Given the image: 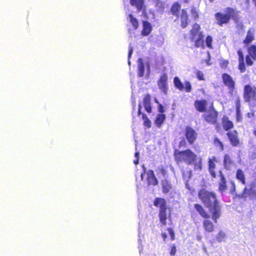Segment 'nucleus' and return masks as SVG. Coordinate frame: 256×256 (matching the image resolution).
Returning a JSON list of instances; mask_svg holds the SVG:
<instances>
[{
    "label": "nucleus",
    "instance_id": "f257e3e1",
    "mask_svg": "<svg viewBox=\"0 0 256 256\" xmlns=\"http://www.w3.org/2000/svg\"><path fill=\"white\" fill-rule=\"evenodd\" d=\"M198 196L204 205L208 208L212 220L216 223L221 216V206L215 193L202 189L199 191Z\"/></svg>",
    "mask_w": 256,
    "mask_h": 256
},
{
    "label": "nucleus",
    "instance_id": "f03ea898",
    "mask_svg": "<svg viewBox=\"0 0 256 256\" xmlns=\"http://www.w3.org/2000/svg\"><path fill=\"white\" fill-rule=\"evenodd\" d=\"M174 156L177 162H184L188 164H190L195 160H198L196 155L190 150L182 152L175 150Z\"/></svg>",
    "mask_w": 256,
    "mask_h": 256
},
{
    "label": "nucleus",
    "instance_id": "7ed1b4c3",
    "mask_svg": "<svg viewBox=\"0 0 256 256\" xmlns=\"http://www.w3.org/2000/svg\"><path fill=\"white\" fill-rule=\"evenodd\" d=\"M244 99L250 106H256V87L249 84L246 85L244 88Z\"/></svg>",
    "mask_w": 256,
    "mask_h": 256
},
{
    "label": "nucleus",
    "instance_id": "20e7f679",
    "mask_svg": "<svg viewBox=\"0 0 256 256\" xmlns=\"http://www.w3.org/2000/svg\"><path fill=\"white\" fill-rule=\"evenodd\" d=\"M200 28V26L196 24H194L192 28L190 30L192 40H194L195 46L200 47L202 45L204 40H202L203 35L202 32L199 31Z\"/></svg>",
    "mask_w": 256,
    "mask_h": 256
},
{
    "label": "nucleus",
    "instance_id": "39448f33",
    "mask_svg": "<svg viewBox=\"0 0 256 256\" xmlns=\"http://www.w3.org/2000/svg\"><path fill=\"white\" fill-rule=\"evenodd\" d=\"M204 120L208 123L214 124L216 122L218 112L213 108L206 111L204 114Z\"/></svg>",
    "mask_w": 256,
    "mask_h": 256
},
{
    "label": "nucleus",
    "instance_id": "423d86ee",
    "mask_svg": "<svg viewBox=\"0 0 256 256\" xmlns=\"http://www.w3.org/2000/svg\"><path fill=\"white\" fill-rule=\"evenodd\" d=\"M146 181L148 186H156L158 184V180L152 170H148L146 173Z\"/></svg>",
    "mask_w": 256,
    "mask_h": 256
},
{
    "label": "nucleus",
    "instance_id": "0eeeda50",
    "mask_svg": "<svg viewBox=\"0 0 256 256\" xmlns=\"http://www.w3.org/2000/svg\"><path fill=\"white\" fill-rule=\"evenodd\" d=\"M186 138L190 144H192L196 138V133L192 128L188 127L186 128Z\"/></svg>",
    "mask_w": 256,
    "mask_h": 256
},
{
    "label": "nucleus",
    "instance_id": "6e6552de",
    "mask_svg": "<svg viewBox=\"0 0 256 256\" xmlns=\"http://www.w3.org/2000/svg\"><path fill=\"white\" fill-rule=\"evenodd\" d=\"M216 16L218 24L220 26H222L223 24L227 23L230 18V16L229 14H224L220 12L216 13Z\"/></svg>",
    "mask_w": 256,
    "mask_h": 256
},
{
    "label": "nucleus",
    "instance_id": "1a4fd4ad",
    "mask_svg": "<svg viewBox=\"0 0 256 256\" xmlns=\"http://www.w3.org/2000/svg\"><path fill=\"white\" fill-rule=\"evenodd\" d=\"M223 165L227 170H230L234 166V162L228 154H225L224 158Z\"/></svg>",
    "mask_w": 256,
    "mask_h": 256
},
{
    "label": "nucleus",
    "instance_id": "9d476101",
    "mask_svg": "<svg viewBox=\"0 0 256 256\" xmlns=\"http://www.w3.org/2000/svg\"><path fill=\"white\" fill-rule=\"evenodd\" d=\"M143 28L142 30V34L144 36H148L151 32L152 30V27L150 24L146 21L144 20L142 22Z\"/></svg>",
    "mask_w": 256,
    "mask_h": 256
},
{
    "label": "nucleus",
    "instance_id": "9b49d317",
    "mask_svg": "<svg viewBox=\"0 0 256 256\" xmlns=\"http://www.w3.org/2000/svg\"><path fill=\"white\" fill-rule=\"evenodd\" d=\"M130 4L132 6H135L138 12L145 8L144 0H130Z\"/></svg>",
    "mask_w": 256,
    "mask_h": 256
},
{
    "label": "nucleus",
    "instance_id": "f8f14e48",
    "mask_svg": "<svg viewBox=\"0 0 256 256\" xmlns=\"http://www.w3.org/2000/svg\"><path fill=\"white\" fill-rule=\"evenodd\" d=\"M142 108V106L141 105V103H139L138 114V116H140V114H142V118L144 120V125L145 126L147 127L148 128H150L151 126V122L148 119V118L146 116V114H144L142 113V112H141Z\"/></svg>",
    "mask_w": 256,
    "mask_h": 256
},
{
    "label": "nucleus",
    "instance_id": "ddd939ff",
    "mask_svg": "<svg viewBox=\"0 0 256 256\" xmlns=\"http://www.w3.org/2000/svg\"><path fill=\"white\" fill-rule=\"evenodd\" d=\"M143 104L146 110L148 113L151 112L152 108L150 106V97L149 94H146L144 98Z\"/></svg>",
    "mask_w": 256,
    "mask_h": 256
},
{
    "label": "nucleus",
    "instance_id": "4468645a",
    "mask_svg": "<svg viewBox=\"0 0 256 256\" xmlns=\"http://www.w3.org/2000/svg\"><path fill=\"white\" fill-rule=\"evenodd\" d=\"M222 80L225 85L227 86L229 88H231L234 86V82L228 74H223Z\"/></svg>",
    "mask_w": 256,
    "mask_h": 256
},
{
    "label": "nucleus",
    "instance_id": "2eb2a0df",
    "mask_svg": "<svg viewBox=\"0 0 256 256\" xmlns=\"http://www.w3.org/2000/svg\"><path fill=\"white\" fill-rule=\"evenodd\" d=\"M228 137L231 142V144L234 146H236L238 144L239 141L237 137V133L236 131L234 132H230L228 133Z\"/></svg>",
    "mask_w": 256,
    "mask_h": 256
},
{
    "label": "nucleus",
    "instance_id": "dca6fc26",
    "mask_svg": "<svg viewBox=\"0 0 256 256\" xmlns=\"http://www.w3.org/2000/svg\"><path fill=\"white\" fill-rule=\"evenodd\" d=\"M167 80L168 77L166 74H164L162 76H161V90L166 94H167V92L168 90L166 84Z\"/></svg>",
    "mask_w": 256,
    "mask_h": 256
},
{
    "label": "nucleus",
    "instance_id": "f3484780",
    "mask_svg": "<svg viewBox=\"0 0 256 256\" xmlns=\"http://www.w3.org/2000/svg\"><path fill=\"white\" fill-rule=\"evenodd\" d=\"M214 162H216V158L215 157H214L212 158H210L208 160L209 172L213 178H216V174L214 171L216 168Z\"/></svg>",
    "mask_w": 256,
    "mask_h": 256
},
{
    "label": "nucleus",
    "instance_id": "a211bd4d",
    "mask_svg": "<svg viewBox=\"0 0 256 256\" xmlns=\"http://www.w3.org/2000/svg\"><path fill=\"white\" fill-rule=\"evenodd\" d=\"M194 207L202 217L205 218H210V215L207 214L202 206L200 204H195Z\"/></svg>",
    "mask_w": 256,
    "mask_h": 256
},
{
    "label": "nucleus",
    "instance_id": "6ab92c4d",
    "mask_svg": "<svg viewBox=\"0 0 256 256\" xmlns=\"http://www.w3.org/2000/svg\"><path fill=\"white\" fill-rule=\"evenodd\" d=\"M207 102L206 100H196L194 102L196 108L199 112H203L205 110Z\"/></svg>",
    "mask_w": 256,
    "mask_h": 256
},
{
    "label": "nucleus",
    "instance_id": "aec40b11",
    "mask_svg": "<svg viewBox=\"0 0 256 256\" xmlns=\"http://www.w3.org/2000/svg\"><path fill=\"white\" fill-rule=\"evenodd\" d=\"M162 192L164 193H168L172 189V185L168 180H163L162 184Z\"/></svg>",
    "mask_w": 256,
    "mask_h": 256
},
{
    "label": "nucleus",
    "instance_id": "412c9836",
    "mask_svg": "<svg viewBox=\"0 0 256 256\" xmlns=\"http://www.w3.org/2000/svg\"><path fill=\"white\" fill-rule=\"evenodd\" d=\"M220 176V180L219 184V190L222 192L226 190V182L221 171H219Z\"/></svg>",
    "mask_w": 256,
    "mask_h": 256
},
{
    "label": "nucleus",
    "instance_id": "4be33fe9",
    "mask_svg": "<svg viewBox=\"0 0 256 256\" xmlns=\"http://www.w3.org/2000/svg\"><path fill=\"white\" fill-rule=\"evenodd\" d=\"M222 123L224 128L226 130H228L233 127L232 122L229 120L227 117L224 116L222 118Z\"/></svg>",
    "mask_w": 256,
    "mask_h": 256
},
{
    "label": "nucleus",
    "instance_id": "5701e85b",
    "mask_svg": "<svg viewBox=\"0 0 256 256\" xmlns=\"http://www.w3.org/2000/svg\"><path fill=\"white\" fill-rule=\"evenodd\" d=\"M203 226L206 230L211 232L214 230V224L209 220H204L203 222Z\"/></svg>",
    "mask_w": 256,
    "mask_h": 256
},
{
    "label": "nucleus",
    "instance_id": "b1692460",
    "mask_svg": "<svg viewBox=\"0 0 256 256\" xmlns=\"http://www.w3.org/2000/svg\"><path fill=\"white\" fill-rule=\"evenodd\" d=\"M144 65L142 58H139L138 60V76L140 77H142L144 74Z\"/></svg>",
    "mask_w": 256,
    "mask_h": 256
},
{
    "label": "nucleus",
    "instance_id": "393cba45",
    "mask_svg": "<svg viewBox=\"0 0 256 256\" xmlns=\"http://www.w3.org/2000/svg\"><path fill=\"white\" fill-rule=\"evenodd\" d=\"M181 22H182V26L183 28H186L188 24V14L186 12L182 10L181 14Z\"/></svg>",
    "mask_w": 256,
    "mask_h": 256
},
{
    "label": "nucleus",
    "instance_id": "a878e982",
    "mask_svg": "<svg viewBox=\"0 0 256 256\" xmlns=\"http://www.w3.org/2000/svg\"><path fill=\"white\" fill-rule=\"evenodd\" d=\"M236 178L244 184L246 183L245 176L244 172L242 170H238L236 174Z\"/></svg>",
    "mask_w": 256,
    "mask_h": 256
},
{
    "label": "nucleus",
    "instance_id": "bb28decb",
    "mask_svg": "<svg viewBox=\"0 0 256 256\" xmlns=\"http://www.w3.org/2000/svg\"><path fill=\"white\" fill-rule=\"evenodd\" d=\"M128 17L130 18V21L131 24H132L134 28L136 30L138 27V20L134 18L132 14H130L128 15Z\"/></svg>",
    "mask_w": 256,
    "mask_h": 256
},
{
    "label": "nucleus",
    "instance_id": "cd10ccee",
    "mask_svg": "<svg viewBox=\"0 0 256 256\" xmlns=\"http://www.w3.org/2000/svg\"><path fill=\"white\" fill-rule=\"evenodd\" d=\"M254 40V33L249 30L247 32V35L246 39L244 40V43L248 44L252 42Z\"/></svg>",
    "mask_w": 256,
    "mask_h": 256
},
{
    "label": "nucleus",
    "instance_id": "c85d7f7f",
    "mask_svg": "<svg viewBox=\"0 0 256 256\" xmlns=\"http://www.w3.org/2000/svg\"><path fill=\"white\" fill-rule=\"evenodd\" d=\"M174 82L175 86L180 90H182L184 88V84H182L178 77L174 78Z\"/></svg>",
    "mask_w": 256,
    "mask_h": 256
},
{
    "label": "nucleus",
    "instance_id": "c756f323",
    "mask_svg": "<svg viewBox=\"0 0 256 256\" xmlns=\"http://www.w3.org/2000/svg\"><path fill=\"white\" fill-rule=\"evenodd\" d=\"M248 54L254 60H256V46H251L248 48Z\"/></svg>",
    "mask_w": 256,
    "mask_h": 256
},
{
    "label": "nucleus",
    "instance_id": "7c9ffc66",
    "mask_svg": "<svg viewBox=\"0 0 256 256\" xmlns=\"http://www.w3.org/2000/svg\"><path fill=\"white\" fill-rule=\"evenodd\" d=\"M160 202H161V223L164 224L165 223L166 218L164 216L162 211H163V210H164L166 208L165 206L164 205L165 204V200L164 199L161 198Z\"/></svg>",
    "mask_w": 256,
    "mask_h": 256
},
{
    "label": "nucleus",
    "instance_id": "2f4dec72",
    "mask_svg": "<svg viewBox=\"0 0 256 256\" xmlns=\"http://www.w3.org/2000/svg\"><path fill=\"white\" fill-rule=\"evenodd\" d=\"M194 164V170L200 171L202 170V158H198V160L193 162Z\"/></svg>",
    "mask_w": 256,
    "mask_h": 256
},
{
    "label": "nucleus",
    "instance_id": "473e14b6",
    "mask_svg": "<svg viewBox=\"0 0 256 256\" xmlns=\"http://www.w3.org/2000/svg\"><path fill=\"white\" fill-rule=\"evenodd\" d=\"M180 8V6L178 3L174 4L171 8L172 13L174 15L177 16Z\"/></svg>",
    "mask_w": 256,
    "mask_h": 256
},
{
    "label": "nucleus",
    "instance_id": "72a5a7b5",
    "mask_svg": "<svg viewBox=\"0 0 256 256\" xmlns=\"http://www.w3.org/2000/svg\"><path fill=\"white\" fill-rule=\"evenodd\" d=\"M226 236L224 232L222 231H220L216 236V239L218 242H221L226 238Z\"/></svg>",
    "mask_w": 256,
    "mask_h": 256
},
{
    "label": "nucleus",
    "instance_id": "f704fd0d",
    "mask_svg": "<svg viewBox=\"0 0 256 256\" xmlns=\"http://www.w3.org/2000/svg\"><path fill=\"white\" fill-rule=\"evenodd\" d=\"M214 143L216 146H220L222 150H224V146L222 142L218 138H214Z\"/></svg>",
    "mask_w": 256,
    "mask_h": 256
},
{
    "label": "nucleus",
    "instance_id": "c9c22d12",
    "mask_svg": "<svg viewBox=\"0 0 256 256\" xmlns=\"http://www.w3.org/2000/svg\"><path fill=\"white\" fill-rule=\"evenodd\" d=\"M239 62H240V64H239V66H238V68L242 72H243L246 70V66H245L244 60Z\"/></svg>",
    "mask_w": 256,
    "mask_h": 256
},
{
    "label": "nucleus",
    "instance_id": "e433bc0d",
    "mask_svg": "<svg viewBox=\"0 0 256 256\" xmlns=\"http://www.w3.org/2000/svg\"><path fill=\"white\" fill-rule=\"evenodd\" d=\"M185 90L186 92H190L192 89L190 83L189 82H186L184 83Z\"/></svg>",
    "mask_w": 256,
    "mask_h": 256
},
{
    "label": "nucleus",
    "instance_id": "4c0bfd02",
    "mask_svg": "<svg viewBox=\"0 0 256 256\" xmlns=\"http://www.w3.org/2000/svg\"><path fill=\"white\" fill-rule=\"evenodd\" d=\"M212 38L210 36H208L206 39V44L208 47L211 48L212 44Z\"/></svg>",
    "mask_w": 256,
    "mask_h": 256
},
{
    "label": "nucleus",
    "instance_id": "58836bf2",
    "mask_svg": "<svg viewBox=\"0 0 256 256\" xmlns=\"http://www.w3.org/2000/svg\"><path fill=\"white\" fill-rule=\"evenodd\" d=\"M196 76L197 78L200 80H204V74L202 72L198 70L196 72Z\"/></svg>",
    "mask_w": 256,
    "mask_h": 256
},
{
    "label": "nucleus",
    "instance_id": "ea45409f",
    "mask_svg": "<svg viewBox=\"0 0 256 256\" xmlns=\"http://www.w3.org/2000/svg\"><path fill=\"white\" fill-rule=\"evenodd\" d=\"M168 234L170 236L171 240H174V233L172 228L168 229Z\"/></svg>",
    "mask_w": 256,
    "mask_h": 256
},
{
    "label": "nucleus",
    "instance_id": "a19ab883",
    "mask_svg": "<svg viewBox=\"0 0 256 256\" xmlns=\"http://www.w3.org/2000/svg\"><path fill=\"white\" fill-rule=\"evenodd\" d=\"M250 56H247L246 57V64L248 66H252L253 64V62Z\"/></svg>",
    "mask_w": 256,
    "mask_h": 256
},
{
    "label": "nucleus",
    "instance_id": "79ce46f5",
    "mask_svg": "<svg viewBox=\"0 0 256 256\" xmlns=\"http://www.w3.org/2000/svg\"><path fill=\"white\" fill-rule=\"evenodd\" d=\"M238 56H239V62L244 60V56L242 52L240 50H238Z\"/></svg>",
    "mask_w": 256,
    "mask_h": 256
},
{
    "label": "nucleus",
    "instance_id": "37998d69",
    "mask_svg": "<svg viewBox=\"0 0 256 256\" xmlns=\"http://www.w3.org/2000/svg\"><path fill=\"white\" fill-rule=\"evenodd\" d=\"M155 123L158 126H160V114H158Z\"/></svg>",
    "mask_w": 256,
    "mask_h": 256
},
{
    "label": "nucleus",
    "instance_id": "c03bdc74",
    "mask_svg": "<svg viewBox=\"0 0 256 256\" xmlns=\"http://www.w3.org/2000/svg\"><path fill=\"white\" fill-rule=\"evenodd\" d=\"M236 190V186L234 182H231V187L230 188V192L231 193L233 194V192Z\"/></svg>",
    "mask_w": 256,
    "mask_h": 256
},
{
    "label": "nucleus",
    "instance_id": "a18cd8bd",
    "mask_svg": "<svg viewBox=\"0 0 256 256\" xmlns=\"http://www.w3.org/2000/svg\"><path fill=\"white\" fill-rule=\"evenodd\" d=\"M154 204L156 206H158L159 204H160V198H156L154 201Z\"/></svg>",
    "mask_w": 256,
    "mask_h": 256
},
{
    "label": "nucleus",
    "instance_id": "49530a36",
    "mask_svg": "<svg viewBox=\"0 0 256 256\" xmlns=\"http://www.w3.org/2000/svg\"><path fill=\"white\" fill-rule=\"evenodd\" d=\"M163 112H164L163 106L161 104V113H162ZM165 118H166V116H165L164 114H161V124L164 120Z\"/></svg>",
    "mask_w": 256,
    "mask_h": 256
},
{
    "label": "nucleus",
    "instance_id": "de8ad7c7",
    "mask_svg": "<svg viewBox=\"0 0 256 256\" xmlns=\"http://www.w3.org/2000/svg\"><path fill=\"white\" fill-rule=\"evenodd\" d=\"M176 253V246H173L172 248L170 251V254L172 256H174Z\"/></svg>",
    "mask_w": 256,
    "mask_h": 256
},
{
    "label": "nucleus",
    "instance_id": "09e8293b",
    "mask_svg": "<svg viewBox=\"0 0 256 256\" xmlns=\"http://www.w3.org/2000/svg\"><path fill=\"white\" fill-rule=\"evenodd\" d=\"M254 116V112L253 111H252L251 112H248L247 114V116L248 118H250L253 117Z\"/></svg>",
    "mask_w": 256,
    "mask_h": 256
},
{
    "label": "nucleus",
    "instance_id": "8fccbe9b",
    "mask_svg": "<svg viewBox=\"0 0 256 256\" xmlns=\"http://www.w3.org/2000/svg\"><path fill=\"white\" fill-rule=\"evenodd\" d=\"M236 114H237V120H240L242 118V117L240 115V112L238 110L236 111Z\"/></svg>",
    "mask_w": 256,
    "mask_h": 256
},
{
    "label": "nucleus",
    "instance_id": "3c124183",
    "mask_svg": "<svg viewBox=\"0 0 256 256\" xmlns=\"http://www.w3.org/2000/svg\"><path fill=\"white\" fill-rule=\"evenodd\" d=\"M132 52H133L132 48V47H130V50H129L128 54L129 58L131 56H132Z\"/></svg>",
    "mask_w": 256,
    "mask_h": 256
},
{
    "label": "nucleus",
    "instance_id": "603ef678",
    "mask_svg": "<svg viewBox=\"0 0 256 256\" xmlns=\"http://www.w3.org/2000/svg\"><path fill=\"white\" fill-rule=\"evenodd\" d=\"M250 194L249 190L245 188L244 191V194Z\"/></svg>",
    "mask_w": 256,
    "mask_h": 256
},
{
    "label": "nucleus",
    "instance_id": "864d4df0",
    "mask_svg": "<svg viewBox=\"0 0 256 256\" xmlns=\"http://www.w3.org/2000/svg\"><path fill=\"white\" fill-rule=\"evenodd\" d=\"M138 162H139V158H136V160H134V163L135 164H138Z\"/></svg>",
    "mask_w": 256,
    "mask_h": 256
},
{
    "label": "nucleus",
    "instance_id": "5fc2aeb1",
    "mask_svg": "<svg viewBox=\"0 0 256 256\" xmlns=\"http://www.w3.org/2000/svg\"><path fill=\"white\" fill-rule=\"evenodd\" d=\"M202 249L203 250H204V252L207 254L208 253V252H207V250H206V246H205V245H203L202 246Z\"/></svg>",
    "mask_w": 256,
    "mask_h": 256
},
{
    "label": "nucleus",
    "instance_id": "6e6d98bb",
    "mask_svg": "<svg viewBox=\"0 0 256 256\" xmlns=\"http://www.w3.org/2000/svg\"><path fill=\"white\" fill-rule=\"evenodd\" d=\"M139 155H140V154L138 152H136L134 154V156L136 158H139Z\"/></svg>",
    "mask_w": 256,
    "mask_h": 256
},
{
    "label": "nucleus",
    "instance_id": "4d7b16f0",
    "mask_svg": "<svg viewBox=\"0 0 256 256\" xmlns=\"http://www.w3.org/2000/svg\"><path fill=\"white\" fill-rule=\"evenodd\" d=\"M196 237V240L198 241H200L202 239V237L200 235H197Z\"/></svg>",
    "mask_w": 256,
    "mask_h": 256
},
{
    "label": "nucleus",
    "instance_id": "13d9d810",
    "mask_svg": "<svg viewBox=\"0 0 256 256\" xmlns=\"http://www.w3.org/2000/svg\"><path fill=\"white\" fill-rule=\"evenodd\" d=\"M160 172H161V174H162L164 176L166 175V171L164 170L161 168Z\"/></svg>",
    "mask_w": 256,
    "mask_h": 256
},
{
    "label": "nucleus",
    "instance_id": "bf43d9fd",
    "mask_svg": "<svg viewBox=\"0 0 256 256\" xmlns=\"http://www.w3.org/2000/svg\"><path fill=\"white\" fill-rule=\"evenodd\" d=\"M162 236L164 240H165L166 238V234H162Z\"/></svg>",
    "mask_w": 256,
    "mask_h": 256
},
{
    "label": "nucleus",
    "instance_id": "052dcab7",
    "mask_svg": "<svg viewBox=\"0 0 256 256\" xmlns=\"http://www.w3.org/2000/svg\"><path fill=\"white\" fill-rule=\"evenodd\" d=\"M145 172H144L143 173H142L141 174V178H142V179H143V176Z\"/></svg>",
    "mask_w": 256,
    "mask_h": 256
},
{
    "label": "nucleus",
    "instance_id": "680f3d73",
    "mask_svg": "<svg viewBox=\"0 0 256 256\" xmlns=\"http://www.w3.org/2000/svg\"><path fill=\"white\" fill-rule=\"evenodd\" d=\"M192 176V172H191V171H190V172L189 175H188V178H190V176Z\"/></svg>",
    "mask_w": 256,
    "mask_h": 256
},
{
    "label": "nucleus",
    "instance_id": "e2e57ef3",
    "mask_svg": "<svg viewBox=\"0 0 256 256\" xmlns=\"http://www.w3.org/2000/svg\"><path fill=\"white\" fill-rule=\"evenodd\" d=\"M253 0L254 2V4L256 6V0Z\"/></svg>",
    "mask_w": 256,
    "mask_h": 256
},
{
    "label": "nucleus",
    "instance_id": "0e129e2a",
    "mask_svg": "<svg viewBox=\"0 0 256 256\" xmlns=\"http://www.w3.org/2000/svg\"><path fill=\"white\" fill-rule=\"evenodd\" d=\"M254 134L256 136V130L254 132Z\"/></svg>",
    "mask_w": 256,
    "mask_h": 256
},
{
    "label": "nucleus",
    "instance_id": "69168bd1",
    "mask_svg": "<svg viewBox=\"0 0 256 256\" xmlns=\"http://www.w3.org/2000/svg\"><path fill=\"white\" fill-rule=\"evenodd\" d=\"M158 110H160V104L158 105Z\"/></svg>",
    "mask_w": 256,
    "mask_h": 256
},
{
    "label": "nucleus",
    "instance_id": "338daca9",
    "mask_svg": "<svg viewBox=\"0 0 256 256\" xmlns=\"http://www.w3.org/2000/svg\"><path fill=\"white\" fill-rule=\"evenodd\" d=\"M214 0H210V2H213Z\"/></svg>",
    "mask_w": 256,
    "mask_h": 256
}]
</instances>
